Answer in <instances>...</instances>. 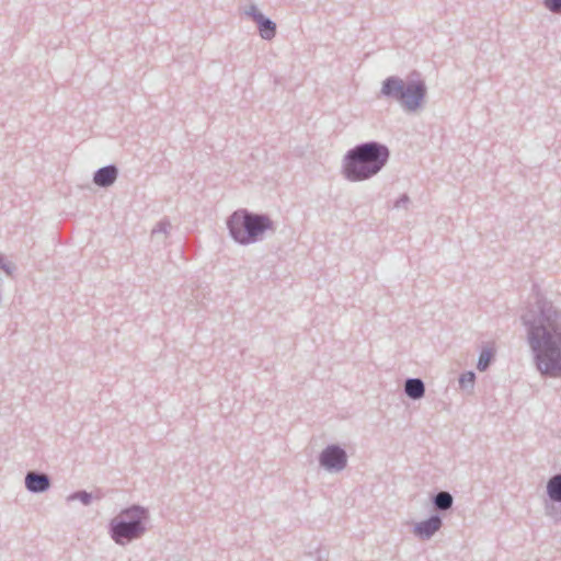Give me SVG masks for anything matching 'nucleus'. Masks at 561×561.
<instances>
[{
    "label": "nucleus",
    "instance_id": "nucleus-1",
    "mask_svg": "<svg viewBox=\"0 0 561 561\" xmlns=\"http://www.w3.org/2000/svg\"><path fill=\"white\" fill-rule=\"evenodd\" d=\"M531 351H561V310L541 294L520 317Z\"/></svg>",
    "mask_w": 561,
    "mask_h": 561
},
{
    "label": "nucleus",
    "instance_id": "nucleus-2",
    "mask_svg": "<svg viewBox=\"0 0 561 561\" xmlns=\"http://www.w3.org/2000/svg\"><path fill=\"white\" fill-rule=\"evenodd\" d=\"M387 145L369 140L348 149L342 159V174L350 182H364L373 179L390 160Z\"/></svg>",
    "mask_w": 561,
    "mask_h": 561
},
{
    "label": "nucleus",
    "instance_id": "nucleus-3",
    "mask_svg": "<svg viewBox=\"0 0 561 561\" xmlns=\"http://www.w3.org/2000/svg\"><path fill=\"white\" fill-rule=\"evenodd\" d=\"M426 96V82L416 70L411 71L405 79L399 76L387 77L378 93V99L397 102L408 113L422 108Z\"/></svg>",
    "mask_w": 561,
    "mask_h": 561
},
{
    "label": "nucleus",
    "instance_id": "nucleus-4",
    "mask_svg": "<svg viewBox=\"0 0 561 561\" xmlns=\"http://www.w3.org/2000/svg\"><path fill=\"white\" fill-rule=\"evenodd\" d=\"M231 239L240 245H249L263 241L270 231L275 232V224L264 213H254L247 208L234 210L226 221Z\"/></svg>",
    "mask_w": 561,
    "mask_h": 561
},
{
    "label": "nucleus",
    "instance_id": "nucleus-5",
    "mask_svg": "<svg viewBox=\"0 0 561 561\" xmlns=\"http://www.w3.org/2000/svg\"><path fill=\"white\" fill-rule=\"evenodd\" d=\"M123 516L129 518V522L119 520L113 522V539L122 543L124 540H130L138 537L144 528L141 527V520L146 518V513L139 507H133L123 513Z\"/></svg>",
    "mask_w": 561,
    "mask_h": 561
},
{
    "label": "nucleus",
    "instance_id": "nucleus-6",
    "mask_svg": "<svg viewBox=\"0 0 561 561\" xmlns=\"http://www.w3.org/2000/svg\"><path fill=\"white\" fill-rule=\"evenodd\" d=\"M244 14L256 23L259 34L263 39L271 41L276 36V23L265 16L255 4H251Z\"/></svg>",
    "mask_w": 561,
    "mask_h": 561
},
{
    "label": "nucleus",
    "instance_id": "nucleus-7",
    "mask_svg": "<svg viewBox=\"0 0 561 561\" xmlns=\"http://www.w3.org/2000/svg\"><path fill=\"white\" fill-rule=\"evenodd\" d=\"M536 363L542 374L551 376L561 374V353H538Z\"/></svg>",
    "mask_w": 561,
    "mask_h": 561
},
{
    "label": "nucleus",
    "instance_id": "nucleus-8",
    "mask_svg": "<svg viewBox=\"0 0 561 561\" xmlns=\"http://www.w3.org/2000/svg\"><path fill=\"white\" fill-rule=\"evenodd\" d=\"M346 463L345 453L337 447H329L321 455V465L328 469H342Z\"/></svg>",
    "mask_w": 561,
    "mask_h": 561
},
{
    "label": "nucleus",
    "instance_id": "nucleus-9",
    "mask_svg": "<svg viewBox=\"0 0 561 561\" xmlns=\"http://www.w3.org/2000/svg\"><path fill=\"white\" fill-rule=\"evenodd\" d=\"M118 178V168L115 164H107L98 169L93 174V183L99 187L112 186Z\"/></svg>",
    "mask_w": 561,
    "mask_h": 561
},
{
    "label": "nucleus",
    "instance_id": "nucleus-10",
    "mask_svg": "<svg viewBox=\"0 0 561 561\" xmlns=\"http://www.w3.org/2000/svg\"><path fill=\"white\" fill-rule=\"evenodd\" d=\"M25 483L26 488L32 492H41L49 486V481L44 474L28 473Z\"/></svg>",
    "mask_w": 561,
    "mask_h": 561
},
{
    "label": "nucleus",
    "instance_id": "nucleus-11",
    "mask_svg": "<svg viewBox=\"0 0 561 561\" xmlns=\"http://www.w3.org/2000/svg\"><path fill=\"white\" fill-rule=\"evenodd\" d=\"M440 525H442L440 518L437 516H434L423 523H420L416 526L415 531L417 533V535H420L422 537H430L431 535H433L435 531H437L439 529Z\"/></svg>",
    "mask_w": 561,
    "mask_h": 561
},
{
    "label": "nucleus",
    "instance_id": "nucleus-12",
    "mask_svg": "<svg viewBox=\"0 0 561 561\" xmlns=\"http://www.w3.org/2000/svg\"><path fill=\"white\" fill-rule=\"evenodd\" d=\"M405 392L412 399H420L424 394V385L420 379H409L405 382Z\"/></svg>",
    "mask_w": 561,
    "mask_h": 561
},
{
    "label": "nucleus",
    "instance_id": "nucleus-13",
    "mask_svg": "<svg viewBox=\"0 0 561 561\" xmlns=\"http://www.w3.org/2000/svg\"><path fill=\"white\" fill-rule=\"evenodd\" d=\"M548 494L553 501L561 502V476H556L548 482Z\"/></svg>",
    "mask_w": 561,
    "mask_h": 561
},
{
    "label": "nucleus",
    "instance_id": "nucleus-14",
    "mask_svg": "<svg viewBox=\"0 0 561 561\" xmlns=\"http://www.w3.org/2000/svg\"><path fill=\"white\" fill-rule=\"evenodd\" d=\"M451 503H453V497L447 492L438 493L435 499V504L437 505V507H439L442 510L449 508L451 506Z\"/></svg>",
    "mask_w": 561,
    "mask_h": 561
},
{
    "label": "nucleus",
    "instance_id": "nucleus-15",
    "mask_svg": "<svg viewBox=\"0 0 561 561\" xmlns=\"http://www.w3.org/2000/svg\"><path fill=\"white\" fill-rule=\"evenodd\" d=\"M476 376L472 371L465 373L459 378V385L462 389H471L474 385Z\"/></svg>",
    "mask_w": 561,
    "mask_h": 561
},
{
    "label": "nucleus",
    "instance_id": "nucleus-16",
    "mask_svg": "<svg viewBox=\"0 0 561 561\" xmlns=\"http://www.w3.org/2000/svg\"><path fill=\"white\" fill-rule=\"evenodd\" d=\"M0 270H2L8 276L14 277L16 265L12 262H5L3 255L0 253Z\"/></svg>",
    "mask_w": 561,
    "mask_h": 561
},
{
    "label": "nucleus",
    "instance_id": "nucleus-17",
    "mask_svg": "<svg viewBox=\"0 0 561 561\" xmlns=\"http://www.w3.org/2000/svg\"><path fill=\"white\" fill-rule=\"evenodd\" d=\"M543 7L553 14H561V0H542Z\"/></svg>",
    "mask_w": 561,
    "mask_h": 561
},
{
    "label": "nucleus",
    "instance_id": "nucleus-18",
    "mask_svg": "<svg viewBox=\"0 0 561 561\" xmlns=\"http://www.w3.org/2000/svg\"><path fill=\"white\" fill-rule=\"evenodd\" d=\"M492 354L491 353H482L480 358H479V363H478V369L479 370H485L486 367L489 366L491 359H492Z\"/></svg>",
    "mask_w": 561,
    "mask_h": 561
},
{
    "label": "nucleus",
    "instance_id": "nucleus-19",
    "mask_svg": "<svg viewBox=\"0 0 561 561\" xmlns=\"http://www.w3.org/2000/svg\"><path fill=\"white\" fill-rule=\"evenodd\" d=\"M171 227V224L168 220H160L154 228L152 229V234L157 233H167L168 229Z\"/></svg>",
    "mask_w": 561,
    "mask_h": 561
},
{
    "label": "nucleus",
    "instance_id": "nucleus-20",
    "mask_svg": "<svg viewBox=\"0 0 561 561\" xmlns=\"http://www.w3.org/2000/svg\"><path fill=\"white\" fill-rule=\"evenodd\" d=\"M409 204H410V197L408 196V194L404 193L394 202L393 207L394 208H407Z\"/></svg>",
    "mask_w": 561,
    "mask_h": 561
},
{
    "label": "nucleus",
    "instance_id": "nucleus-21",
    "mask_svg": "<svg viewBox=\"0 0 561 561\" xmlns=\"http://www.w3.org/2000/svg\"><path fill=\"white\" fill-rule=\"evenodd\" d=\"M480 351H483V352H486V351H495L494 343H493V342H486V343H484V344L481 346V350H480Z\"/></svg>",
    "mask_w": 561,
    "mask_h": 561
}]
</instances>
